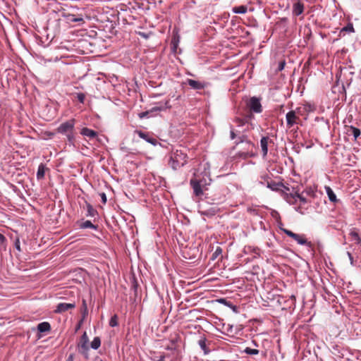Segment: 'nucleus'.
Listing matches in <instances>:
<instances>
[{
  "instance_id": "15",
  "label": "nucleus",
  "mask_w": 361,
  "mask_h": 361,
  "mask_svg": "<svg viewBox=\"0 0 361 361\" xmlns=\"http://www.w3.org/2000/svg\"><path fill=\"white\" fill-rule=\"evenodd\" d=\"M50 324L48 322H42L38 324L37 329L39 332H46L50 330Z\"/></svg>"
},
{
  "instance_id": "7",
  "label": "nucleus",
  "mask_w": 361,
  "mask_h": 361,
  "mask_svg": "<svg viewBox=\"0 0 361 361\" xmlns=\"http://www.w3.org/2000/svg\"><path fill=\"white\" fill-rule=\"evenodd\" d=\"M190 184L196 196L200 197L203 195V184L202 180L199 181L195 179H192L190 180Z\"/></svg>"
},
{
  "instance_id": "30",
  "label": "nucleus",
  "mask_w": 361,
  "mask_h": 361,
  "mask_svg": "<svg viewBox=\"0 0 361 361\" xmlns=\"http://www.w3.org/2000/svg\"><path fill=\"white\" fill-rule=\"evenodd\" d=\"M78 99H79V101H80V102H84V99H85V96H84V94H79L78 95Z\"/></svg>"
},
{
  "instance_id": "26",
  "label": "nucleus",
  "mask_w": 361,
  "mask_h": 361,
  "mask_svg": "<svg viewBox=\"0 0 361 361\" xmlns=\"http://www.w3.org/2000/svg\"><path fill=\"white\" fill-rule=\"evenodd\" d=\"M245 352L247 354H249V355H257L259 353L258 350H257V349H252V348H246L245 350Z\"/></svg>"
},
{
  "instance_id": "19",
  "label": "nucleus",
  "mask_w": 361,
  "mask_h": 361,
  "mask_svg": "<svg viewBox=\"0 0 361 361\" xmlns=\"http://www.w3.org/2000/svg\"><path fill=\"white\" fill-rule=\"evenodd\" d=\"M350 235L351 240L353 241H354L355 243H356V244L360 243L361 240H360L358 234L355 231H350Z\"/></svg>"
},
{
  "instance_id": "20",
  "label": "nucleus",
  "mask_w": 361,
  "mask_h": 361,
  "mask_svg": "<svg viewBox=\"0 0 361 361\" xmlns=\"http://www.w3.org/2000/svg\"><path fill=\"white\" fill-rule=\"evenodd\" d=\"M101 341L99 337H95L91 343L92 348L97 350L99 348Z\"/></svg>"
},
{
  "instance_id": "28",
  "label": "nucleus",
  "mask_w": 361,
  "mask_h": 361,
  "mask_svg": "<svg viewBox=\"0 0 361 361\" xmlns=\"http://www.w3.org/2000/svg\"><path fill=\"white\" fill-rule=\"evenodd\" d=\"M135 133H137L140 138H142L145 140H147V139L149 137V135L147 134H146L142 131L137 130V131H135Z\"/></svg>"
},
{
  "instance_id": "22",
  "label": "nucleus",
  "mask_w": 361,
  "mask_h": 361,
  "mask_svg": "<svg viewBox=\"0 0 361 361\" xmlns=\"http://www.w3.org/2000/svg\"><path fill=\"white\" fill-rule=\"evenodd\" d=\"M350 131L353 135L354 136L355 139H357L360 135V130L357 128L351 126Z\"/></svg>"
},
{
  "instance_id": "1",
  "label": "nucleus",
  "mask_w": 361,
  "mask_h": 361,
  "mask_svg": "<svg viewBox=\"0 0 361 361\" xmlns=\"http://www.w3.org/2000/svg\"><path fill=\"white\" fill-rule=\"evenodd\" d=\"M186 161L187 156L181 149H176L171 156L170 164L173 169L183 166Z\"/></svg>"
},
{
  "instance_id": "39",
  "label": "nucleus",
  "mask_w": 361,
  "mask_h": 361,
  "mask_svg": "<svg viewBox=\"0 0 361 361\" xmlns=\"http://www.w3.org/2000/svg\"><path fill=\"white\" fill-rule=\"evenodd\" d=\"M66 361H73L72 357H69Z\"/></svg>"
},
{
  "instance_id": "29",
  "label": "nucleus",
  "mask_w": 361,
  "mask_h": 361,
  "mask_svg": "<svg viewBox=\"0 0 361 361\" xmlns=\"http://www.w3.org/2000/svg\"><path fill=\"white\" fill-rule=\"evenodd\" d=\"M146 141H147V142H149V143H150V144L153 145H157V141L155 139H154V138H152V137H149V136L148 137V138L147 139V140H146Z\"/></svg>"
},
{
  "instance_id": "8",
  "label": "nucleus",
  "mask_w": 361,
  "mask_h": 361,
  "mask_svg": "<svg viewBox=\"0 0 361 361\" xmlns=\"http://www.w3.org/2000/svg\"><path fill=\"white\" fill-rule=\"evenodd\" d=\"M248 106L250 109L255 113H260L262 111L261 103L259 100L256 97H252L250 99Z\"/></svg>"
},
{
  "instance_id": "17",
  "label": "nucleus",
  "mask_w": 361,
  "mask_h": 361,
  "mask_svg": "<svg viewBox=\"0 0 361 361\" xmlns=\"http://www.w3.org/2000/svg\"><path fill=\"white\" fill-rule=\"evenodd\" d=\"M45 174V166L43 164H40L38 167L37 177L38 179H42L44 177Z\"/></svg>"
},
{
  "instance_id": "5",
  "label": "nucleus",
  "mask_w": 361,
  "mask_h": 361,
  "mask_svg": "<svg viewBox=\"0 0 361 361\" xmlns=\"http://www.w3.org/2000/svg\"><path fill=\"white\" fill-rule=\"evenodd\" d=\"M283 231L288 235L289 237L293 238L298 244L300 245H307L308 246L311 245V243L307 242L305 235L296 234L288 229H283Z\"/></svg>"
},
{
  "instance_id": "25",
  "label": "nucleus",
  "mask_w": 361,
  "mask_h": 361,
  "mask_svg": "<svg viewBox=\"0 0 361 361\" xmlns=\"http://www.w3.org/2000/svg\"><path fill=\"white\" fill-rule=\"evenodd\" d=\"M200 348L204 351V353L207 354V350L206 349V341L204 338H202L198 342Z\"/></svg>"
},
{
  "instance_id": "21",
  "label": "nucleus",
  "mask_w": 361,
  "mask_h": 361,
  "mask_svg": "<svg viewBox=\"0 0 361 361\" xmlns=\"http://www.w3.org/2000/svg\"><path fill=\"white\" fill-rule=\"evenodd\" d=\"M302 109V113L303 114V111H313L314 110V106L310 104H305L303 107H300Z\"/></svg>"
},
{
  "instance_id": "27",
  "label": "nucleus",
  "mask_w": 361,
  "mask_h": 361,
  "mask_svg": "<svg viewBox=\"0 0 361 361\" xmlns=\"http://www.w3.org/2000/svg\"><path fill=\"white\" fill-rule=\"evenodd\" d=\"M117 324H118V322H117V317H116V315H114V316H113V317L111 318V319H110V321H109V325H110L111 326L114 327V326H117Z\"/></svg>"
},
{
  "instance_id": "35",
  "label": "nucleus",
  "mask_w": 361,
  "mask_h": 361,
  "mask_svg": "<svg viewBox=\"0 0 361 361\" xmlns=\"http://www.w3.org/2000/svg\"><path fill=\"white\" fill-rule=\"evenodd\" d=\"M284 65H285V63H284V62H281V63H280V65H279V68L280 71H281V70H283V68H284Z\"/></svg>"
},
{
  "instance_id": "32",
  "label": "nucleus",
  "mask_w": 361,
  "mask_h": 361,
  "mask_svg": "<svg viewBox=\"0 0 361 361\" xmlns=\"http://www.w3.org/2000/svg\"><path fill=\"white\" fill-rule=\"evenodd\" d=\"M164 109V107L162 106H155L152 109V111H161Z\"/></svg>"
},
{
  "instance_id": "18",
  "label": "nucleus",
  "mask_w": 361,
  "mask_h": 361,
  "mask_svg": "<svg viewBox=\"0 0 361 361\" xmlns=\"http://www.w3.org/2000/svg\"><path fill=\"white\" fill-rule=\"evenodd\" d=\"M292 199L294 200L295 202L299 200L302 202H305V199L302 197L301 195L298 194H295L294 196H292L290 197H287V202L289 203H292Z\"/></svg>"
},
{
  "instance_id": "4",
  "label": "nucleus",
  "mask_w": 361,
  "mask_h": 361,
  "mask_svg": "<svg viewBox=\"0 0 361 361\" xmlns=\"http://www.w3.org/2000/svg\"><path fill=\"white\" fill-rule=\"evenodd\" d=\"M78 350L86 358L88 357L89 338L87 337L86 332H85L81 336V338L78 344Z\"/></svg>"
},
{
  "instance_id": "14",
  "label": "nucleus",
  "mask_w": 361,
  "mask_h": 361,
  "mask_svg": "<svg viewBox=\"0 0 361 361\" xmlns=\"http://www.w3.org/2000/svg\"><path fill=\"white\" fill-rule=\"evenodd\" d=\"M188 83L190 87L196 90L202 89L204 87V85L201 82L192 79H189Z\"/></svg>"
},
{
  "instance_id": "3",
  "label": "nucleus",
  "mask_w": 361,
  "mask_h": 361,
  "mask_svg": "<svg viewBox=\"0 0 361 361\" xmlns=\"http://www.w3.org/2000/svg\"><path fill=\"white\" fill-rule=\"evenodd\" d=\"M75 126V120L72 119L68 121L65 123H63L58 128V132L62 134H65L67 135L69 140L73 138V135H72V131L73 130Z\"/></svg>"
},
{
  "instance_id": "36",
  "label": "nucleus",
  "mask_w": 361,
  "mask_h": 361,
  "mask_svg": "<svg viewBox=\"0 0 361 361\" xmlns=\"http://www.w3.org/2000/svg\"><path fill=\"white\" fill-rule=\"evenodd\" d=\"M348 255L350 258L351 264H353V258H352L351 254L350 252H348Z\"/></svg>"
},
{
  "instance_id": "24",
  "label": "nucleus",
  "mask_w": 361,
  "mask_h": 361,
  "mask_svg": "<svg viewBox=\"0 0 361 361\" xmlns=\"http://www.w3.org/2000/svg\"><path fill=\"white\" fill-rule=\"evenodd\" d=\"M343 31L348 32H354V28H353V24L348 23L345 27H344L341 30V32H343Z\"/></svg>"
},
{
  "instance_id": "9",
  "label": "nucleus",
  "mask_w": 361,
  "mask_h": 361,
  "mask_svg": "<svg viewBox=\"0 0 361 361\" xmlns=\"http://www.w3.org/2000/svg\"><path fill=\"white\" fill-rule=\"evenodd\" d=\"M74 303H59L56 309V312L57 313H62L64 312L69 309H72L75 307Z\"/></svg>"
},
{
  "instance_id": "37",
  "label": "nucleus",
  "mask_w": 361,
  "mask_h": 361,
  "mask_svg": "<svg viewBox=\"0 0 361 361\" xmlns=\"http://www.w3.org/2000/svg\"><path fill=\"white\" fill-rule=\"evenodd\" d=\"M148 114V112H145V113H142L140 115V118H143L145 115H147Z\"/></svg>"
},
{
  "instance_id": "2",
  "label": "nucleus",
  "mask_w": 361,
  "mask_h": 361,
  "mask_svg": "<svg viewBox=\"0 0 361 361\" xmlns=\"http://www.w3.org/2000/svg\"><path fill=\"white\" fill-rule=\"evenodd\" d=\"M300 116H302L301 108H297L295 111L288 112L286 116L288 127L291 128L294 125L299 124Z\"/></svg>"
},
{
  "instance_id": "23",
  "label": "nucleus",
  "mask_w": 361,
  "mask_h": 361,
  "mask_svg": "<svg viewBox=\"0 0 361 361\" xmlns=\"http://www.w3.org/2000/svg\"><path fill=\"white\" fill-rule=\"evenodd\" d=\"M83 228H95V226L92 224V223L90 221H85L82 224L81 226Z\"/></svg>"
},
{
  "instance_id": "16",
  "label": "nucleus",
  "mask_w": 361,
  "mask_h": 361,
  "mask_svg": "<svg viewBox=\"0 0 361 361\" xmlns=\"http://www.w3.org/2000/svg\"><path fill=\"white\" fill-rule=\"evenodd\" d=\"M232 10L235 13L244 14L247 12V8L245 6H240L233 7Z\"/></svg>"
},
{
  "instance_id": "12",
  "label": "nucleus",
  "mask_w": 361,
  "mask_h": 361,
  "mask_svg": "<svg viewBox=\"0 0 361 361\" xmlns=\"http://www.w3.org/2000/svg\"><path fill=\"white\" fill-rule=\"evenodd\" d=\"M260 145L263 152V156H266L268 152V138L262 137L260 141Z\"/></svg>"
},
{
  "instance_id": "11",
  "label": "nucleus",
  "mask_w": 361,
  "mask_h": 361,
  "mask_svg": "<svg viewBox=\"0 0 361 361\" xmlns=\"http://www.w3.org/2000/svg\"><path fill=\"white\" fill-rule=\"evenodd\" d=\"M303 10H304L303 4H301L300 2H297L293 4V13L294 15H295V16L300 15L303 12Z\"/></svg>"
},
{
  "instance_id": "33",
  "label": "nucleus",
  "mask_w": 361,
  "mask_h": 361,
  "mask_svg": "<svg viewBox=\"0 0 361 361\" xmlns=\"http://www.w3.org/2000/svg\"><path fill=\"white\" fill-rule=\"evenodd\" d=\"M5 240H6L5 237L2 234H0V242L1 243H4Z\"/></svg>"
},
{
  "instance_id": "31",
  "label": "nucleus",
  "mask_w": 361,
  "mask_h": 361,
  "mask_svg": "<svg viewBox=\"0 0 361 361\" xmlns=\"http://www.w3.org/2000/svg\"><path fill=\"white\" fill-rule=\"evenodd\" d=\"M100 196H101V198H102V200L103 202V203H106V196L104 193H102L100 194Z\"/></svg>"
},
{
  "instance_id": "34",
  "label": "nucleus",
  "mask_w": 361,
  "mask_h": 361,
  "mask_svg": "<svg viewBox=\"0 0 361 361\" xmlns=\"http://www.w3.org/2000/svg\"><path fill=\"white\" fill-rule=\"evenodd\" d=\"M15 246L18 250H20V242L18 240L16 242Z\"/></svg>"
},
{
  "instance_id": "13",
  "label": "nucleus",
  "mask_w": 361,
  "mask_h": 361,
  "mask_svg": "<svg viewBox=\"0 0 361 361\" xmlns=\"http://www.w3.org/2000/svg\"><path fill=\"white\" fill-rule=\"evenodd\" d=\"M325 190L331 202H335L337 201L336 196L330 187L326 186Z\"/></svg>"
},
{
  "instance_id": "38",
  "label": "nucleus",
  "mask_w": 361,
  "mask_h": 361,
  "mask_svg": "<svg viewBox=\"0 0 361 361\" xmlns=\"http://www.w3.org/2000/svg\"><path fill=\"white\" fill-rule=\"evenodd\" d=\"M220 252H221V250L219 248H217L216 250L215 251L216 255H218Z\"/></svg>"
},
{
  "instance_id": "6",
  "label": "nucleus",
  "mask_w": 361,
  "mask_h": 361,
  "mask_svg": "<svg viewBox=\"0 0 361 361\" xmlns=\"http://www.w3.org/2000/svg\"><path fill=\"white\" fill-rule=\"evenodd\" d=\"M243 151L239 152V156L243 158L252 157L253 153L254 145L250 142H245L242 143Z\"/></svg>"
},
{
  "instance_id": "10",
  "label": "nucleus",
  "mask_w": 361,
  "mask_h": 361,
  "mask_svg": "<svg viewBox=\"0 0 361 361\" xmlns=\"http://www.w3.org/2000/svg\"><path fill=\"white\" fill-rule=\"evenodd\" d=\"M80 133L83 136L87 137L89 138H94V137H95L97 136V133L94 130L89 129L87 128H83L81 130Z\"/></svg>"
},
{
  "instance_id": "40",
  "label": "nucleus",
  "mask_w": 361,
  "mask_h": 361,
  "mask_svg": "<svg viewBox=\"0 0 361 361\" xmlns=\"http://www.w3.org/2000/svg\"><path fill=\"white\" fill-rule=\"evenodd\" d=\"M231 137H232V139H233V138H234V133H233V131L231 132Z\"/></svg>"
}]
</instances>
